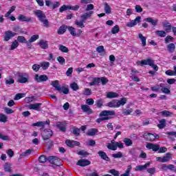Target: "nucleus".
Returning a JSON list of instances; mask_svg holds the SVG:
<instances>
[{"label": "nucleus", "mask_w": 176, "mask_h": 176, "mask_svg": "<svg viewBox=\"0 0 176 176\" xmlns=\"http://www.w3.org/2000/svg\"><path fill=\"white\" fill-rule=\"evenodd\" d=\"M34 14L37 17L40 23H42L43 26L45 28H49L50 27V23H49V20L46 19V14L43 11L41 10H37L34 11Z\"/></svg>", "instance_id": "nucleus-1"}, {"label": "nucleus", "mask_w": 176, "mask_h": 176, "mask_svg": "<svg viewBox=\"0 0 176 176\" xmlns=\"http://www.w3.org/2000/svg\"><path fill=\"white\" fill-rule=\"evenodd\" d=\"M116 115V113L115 112V111L104 110L100 113L99 116L100 118H102L104 121L112 119V117L111 116H115Z\"/></svg>", "instance_id": "nucleus-2"}, {"label": "nucleus", "mask_w": 176, "mask_h": 176, "mask_svg": "<svg viewBox=\"0 0 176 176\" xmlns=\"http://www.w3.org/2000/svg\"><path fill=\"white\" fill-rule=\"evenodd\" d=\"M171 156H173V155L170 153H168L162 157H157L156 160L161 163H167V162H170V160H171Z\"/></svg>", "instance_id": "nucleus-3"}, {"label": "nucleus", "mask_w": 176, "mask_h": 176, "mask_svg": "<svg viewBox=\"0 0 176 176\" xmlns=\"http://www.w3.org/2000/svg\"><path fill=\"white\" fill-rule=\"evenodd\" d=\"M16 35H17V33L16 32H13L10 30L6 31L3 35V41L8 42V41H10V39H12L13 37L16 36Z\"/></svg>", "instance_id": "nucleus-4"}, {"label": "nucleus", "mask_w": 176, "mask_h": 176, "mask_svg": "<svg viewBox=\"0 0 176 176\" xmlns=\"http://www.w3.org/2000/svg\"><path fill=\"white\" fill-rule=\"evenodd\" d=\"M53 135V131L51 129H45L42 133V138L44 141H47Z\"/></svg>", "instance_id": "nucleus-5"}, {"label": "nucleus", "mask_w": 176, "mask_h": 176, "mask_svg": "<svg viewBox=\"0 0 176 176\" xmlns=\"http://www.w3.org/2000/svg\"><path fill=\"white\" fill-rule=\"evenodd\" d=\"M28 79H30L28 74L25 73H21L19 74V83H27V82H28Z\"/></svg>", "instance_id": "nucleus-6"}, {"label": "nucleus", "mask_w": 176, "mask_h": 176, "mask_svg": "<svg viewBox=\"0 0 176 176\" xmlns=\"http://www.w3.org/2000/svg\"><path fill=\"white\" fill-rule=\"evenodd\" d=\"M49 77L43 74V75H38L36 74L34 76V80L37 82L38 83H41L42 82H46V80H48Z\"/></svg>", "instance_id": "nucleus-7"}, {"label": "nucleus", "mask_w": 176, "mask_h": 176, "mask_svg": "<svg viewBox=\"0 0 176 176\" xmlns=\"http://www.w3.org/2000/svg\"><path fill=\"white\" fill-rule=\"evenodd\" d=\"M56 127L62 133H65L67 131V123L63 122H58L56 123Z\"/></svg>", "instance_id": "nucleus-8"}, {"label": "nucleus", "mask_w": 176, "mask_h": 176, "mask_svg": "<svg viewBox=\"0 0 176 176\" xmlns=\"http://www.w3.org/2000/svg\"><path fill=\"white\" fill-rule=\"evenodd\" d=\"M141 21V16H137L134 20L131 21L126 23V27L132 28L137 25Z\"/></svg>", "instance_id": "nucleus-9"}, {"label": "nucleus", "mask_w": 176, "mask_h": 176, "mask_svg": "<svg viewBox=\"0 0 176 176\" xmlns=\"http://www.w3.org/2000/svg\"><path fill=\"white\" fill-rule=\"evenodd\" d=\"M41 107H42V103H35L28 105L29 109H34V111H38V112H41V111H42Z\"/></svg>", "instance_id": "nucleus-10"}, {"label": "nucleus", "mask_w": 176, "mask_h": 176, "mask_svg": "<svg viewBox=\"0 0 176 176\" xmlns=\"http://www.w3.org/2000/svg\"><path fill=\"white\" fill-rule=\"evenodd\" d=\"M146 148H147V149H152L153 152H157V151L160 149V146H159V144L148 143L146 145Z\"/></svg>", "instance_id": "nucleus-11"}, {"label": "nucleus", "mask_w": 176, "mask_h": 176, "mask_svg": "<svg viewBox=\"0 0 176 176\" xmlns=\"http://www.w3.org/2000/svg\"><path fill=\"white\" fill-rule=\"evenodd\" d=\"M91 162L87 160L81 159L78 161L77 166H80V167H86V166H90Z\"/></svg>", "instance_id": "nucleus-12"}, {"label": "nucleus", "mask_w": 176, "mask_h": 176, "mask_svg": "<svg viewBox=\"0 0 176 176\" xmlns=\"http://www.w3.org/2000/svg\"><path fill=\"white\" fill-rule=\"evenodd\" d=\"M81 109L82 112H85L87 115H91V113H93V110L90 109V107L87 104H82Z\"/></svg>", "instance_id": "nucleus-13"}, {"label": "nucleus", "mask_w": 176, "mask_h": 176, "mask_svg": "<svg viewBox=\"0 0 176 176\" xmlns=\"http://www.w3.org/2000/svg\"><path fill=\"white\" fill-rule=\"evenodd\" d=\"M144 138L146 139V141H149L152 142V141H155L156 140V135L148 133H144Z\"/></svg>", "instance_id": "nucleus-14"}, {"label": "nucleus", "mask_w": 176, "mask_h": 176, "mask_svg": "<svg viewBox=\"0 0 176 176\" xmlns=\"http://www.w3.org/2000/svg\"><path fill=\"white\" fill-rule=\"evenodd\" d=\"M162 25H163L164 28H165V31L166 33L171 32V30L173 28V26H171V23H170L167 21H164L162 23Z\"/></svg>", "instance_id": "nucleus-15"}, {"label": "nucleus", "mask_w": 176, "mask_h": 176, "mask_svg": "<svg viewBox=\"0 0 176 176\" xmlns=\"http://www.w3.org/2000/svg\"><path fill=\"white\" fill-rule=\"evenodd\" d=\"M153 63V60L151 58H147V59L142 60L141 61H138V64L140 65H149L151 67Z\"/></svg>", "instance_id": "nucleus-16"}, {"label": "nucleus", "mask_w": 176, "mask_h": 176, "mask_svg": "<svg viewBox=\"0 0 176 176\" xmlns=\"http://www.w3.org/2000/svg\"><path fill=\"white\" fill-rule=\"evenodd\" d=\"M98 155H99L100 157H101L103 160H106V162H111V159L108 155H107V153L102 151H99L98 152Z\"/></svg>", "instance_id": "nucleus-17"}, {"label": "nucleus", "mask_w": 176, "mask_h": 176, "mask_svg": "<svg viewBox=\"0 0 176 176\" xmlns=\"http://www.w3.org/2000/svg\"><path fill=\"white\" fill-rule=\"evenodd\" d=\"M94 12L89 11V12H85L82 15H81V19L83 21H86L89 17L93 16Z\"/></svg>", "instance_id": "nucleus-18"}, {"label": "nucleus", "mask_w": 176, "mask_h": 176, "mask_svg": "<svg viewBox=\"0 0 176 176\" xmlns=\"http://www.w3.org/2000/svg\"><path fill=\"white\" fill-rule=\"evenodd\" d=\"M51 86H53L57 91H61V85H60L58 80L52 81Z\"/></svg>", "instance_id": "nucleus-19"}, {"label": "nucleus", "mask_w": 176, "mask_h": 176, "mask_svg": "<svg viewBox=\"0 0 176 176\" xmlns=\"http://www.w3.org/2000/svg\"><path fill=\"white\" fill-rule=\"evenodd\" d=\"M18 19L19 21H26V23H30V21H32V19L30 17H27L25 15L19 14Z\"/></svg>", "instance_id": "nucleus-20"}, {"label": "nucleus", "mask_w": 176, "mask_h": 176, "mask_svg": "<svg viewBox=\"0 0 176 176\" xmlns=\"http://www.w3.org/2000/svg\"><path fill=\"white\" fill-rule=\"evenodd\" d=\"M144 21H146L147 23H151V24L155 27V26L157 25V23H158L159 20L153 19L151 17H148V18H146L144 19Z\"/></svg>", "instance_id": "nucleus-21"}, {"label": "nucleus", "mask_w": 176, "mask_h": 176, "mask_svg": "<svg viewBox=\"0 0 176 176\" xmlns=\"http://www.w3.org/2000/svg\"><path fill=\"white\" fill-rule=\"evenodd\" d=\"M107 107H109V108H118V100H113L111 102H109L107 104Z\"/></svg>", "instance_id": "nucleus-22"}, {"label": "nucleus", "mask_w": 176, "mask_h": 176, "mask_svg": "<svg viewBox=\"0 0 176 176\" xmlns=\"http://www.w3.org/2000/svg\"><path fill=\"white\" fill-rule=\"evenodd\" d=\"M125 104H127V98H122L120 100H117V105L118 108L123 107Z\"/></svg>", "instance_id": "nucleus-23"}, {"label": "nucleus", "mask_w": 176, "mask_h": 176, "mask_svg": "<svg viewBox=\"0 0 176 176\" xmlns=\"http://www.w3.org/2000/svg\"><path fill=\"white\" fill-rule=\"evenodd\" d=\"M39 46L41 47V49H49V44L47 43V41L41 40L38 43Z\"/></svg>", "instance_id": "nucleus-24"}, {"label": "nucleus", "mask_w": 176, "mask_h": 176, "mask_svg": "<svg viewBox=\"0 0 176 176\" xmlns=\"http://www.w3.org/2000/svg\"><path fill=\"white\" fill-rule=\"evenodd\" d=\"M49 122L46 121L45 122H37L36 123L32 124V126L33 127H43L45 124H49Z\"/></svg>", "instance_id": "nucleus-25"}, {"label": "nucleus", "mask_w": 176, "mask_h": 176, "mask_svg": "<svg viewBox=\"0 0 176 176\" xmlns=\"http://www.w3.org/2000/svg\"><path fill=\"white\" fill-rule=\"evenodd\" d=\"M107 98H118V97H119V94L116 92L110 91L107 92Z\"/></svg>", "instance_id": "nucleus-26"}, {"label": "nucleus", "mask_w": 176, "mask_h": 176, "mask_svg": "<svg viewBox=\"0 0 176 176\" xmlns=\"http://www.w3.org/2000/svg\"><path fill=\"white\" fill-rule=\"evenodd\" d=\"M155 35H157L160 38H164L167 35V33L166 30H157L155 31Z\"/></svg>", "instance_id": "nucleus-27"}, {"label": "nucleus", "mask_w": 176, "mask_h": 176, "mask_svg": "<svg viewBox=\"0 0 176 176\" xmlns=\"http://www.w3.org/2000/svg\"><path fill=\"white\" fill-rule=\"evenodd\" d=\"M104 10L106 14H111L112 13V8H111V6L107 3H104Z\"/></svg>", "instance_id": "nucleus-28"}, {"label": "nucleus", "mask_w": 176, "mask_h": 176, "mask_svg": "<svg viewBox=\"0 0 176 176\" xmlns=\"http://www.w3.org/2000/svg\"><path fill=\"white\" fill-rule=\"evenodd\" d=\"M67 28H68V27L65 25H63L62 26H60L58 30V35H63V34H64L65 31H67Z\"/></svg>", "instance_id": "nucleus-29"}, {"label": "nucleus", "mask_w": 176, "mask_h": 176, "mask_svg": "<svg viewBox=\"0 0 176 176\" xmlns=\"http://www.w3.org/2000/svg\"><path fill=\"white\" fill-rule=\"evenodd\" d=\"M3 168L6 173H10L12 171V164L6 162L3 165Z\"/></svg>", "instance_id": "nucleus-30"}, {"label": "nucleus", "mask_w": 176, "mask_h": 176, "mask_svg": "<svg viewBox=\"0 0 176 176\" xmlns=\"http://www.w3.org/2000/svg\"><path fill=\"white\" fill-rule=\"evenodd\" d=\"M96 52L100 54V56L105 55V49H104V46L100 45L96 48Z\"/></svg>", "instance_id": "nucleus-31"}, {"label": "nucleus", "mask_w": 176, "mask_h": 176, "mask_svg": "<svg viewBox=\"0 0 176 176\" xmlns=\"http://www.w3.org/2000/svg\"><path fill=\"white\" fill-rule=\"evenodd\" d=\"M98 133V129H91L87 132V135L93 136L96 135Z\"/></svg>", "instance_id": "nucleus-32"}, {"label": "nucleus", "mask_w": 176, "mask_h": 176, "mask_svg": "<svg viewBox=\"0 0 176 176\" xmlns=\"http://www.w3.org/2000/svg\"><path fill=\"white\" fill-rule=\"evenodd\" d=\"M98 83H101V78H95L94 80L89 83V86H96L98 85Z\"/></svg>", "instance_id": "nucleus-33"}, {"label": "nucleus", "mask_w": 176, "mask_h": 176, "mask_svg": "<svg viewBox=\"0 0 176 176\" xmlns=\"http://www.w3.org/2000/svg\"><path fill=\"white\" fill-rule=\"evenodd\" d=\"M139 38L141 40L142 45L144 47L146 46V37L144 36L142 34H139Z\"/></svg>", "instance_id": "nucleus-34"}, {"label": "nucleus", "mask_w": 176, "mask_h": 176, "mask_svg": "<svg viewBox=\"0 0 176 176\" xmlns=\"http://www.w3.org/2000/svg\"><path fill=\"white\" fill-rule=\"evenodd\" d=\"M95 104L98 108H102L104 105V99H98L96 100Z\"/></svg>", "instance_id": "nucleus-35"}, {"label": "nucleus", "mask_w": 176, "mask_h": 176, "mask_svg": "<svg viewBox=\"0 0 176 176\" xmlns=\"http://www.w3.org/2000/svg\"><path fill=\"white\" fill-rule=\"evenodd\" d=\"M167 49L169 53H174L175 50V45L174 43H170L167 45Z\"/></svg>", "instance_id": "nucleus-36"}, {"label": "nucleus", "mask_w": 176, "mask_h": 176, "mask_svg": "<svg viewBox=\"0 0 176 176\" xmlns=\"http://www.w3.org/2000/svg\"><path fill=\"white\" fill-rule=\"evenodd\" d=\"M0 122L1 123H6V122H8V116L2 113H0Z\"/></svg>", "instance_id": "nucleus-37"}, {"label": "nucleus", "mask_w": 176, "mask_h": 176, "mask_svg": "<svg viewBox=\"0 0 176 176\" xmlns=\"http://www.w3.org/2000/svg\"><path fill=\"white\" fill-rule=\"evenodd\" d=\"M123 142L125 144L126 146H131V145H133V141L129 138H124Z\"/></svg>", "instance_id": "nucleus-38"}, {"label": "nucleus", "mask_w": 176, "mask_h": 176, "mask_svg": "<svg viewBox=\"0 0 176 176\" xmlns=\"http://www.w3.org/2000/svg\"><path fill=\"white\" fill-rule=\"evenodd\" d=\"M85 21H83L82 19L81 21H76V25H77L78 27H79L80 28H85Z\"/></svg>", "instance_id": "nucleus-39"}, {"label": "nucleus", "mask_w": 176, "mask_h": 176, "mask_svg": "<svg viewBox=\"0 0 176 176\" xmlns=\"http://www.w3.org/2000/svg\"><path fill=\"white\" fill-rule=\"evenodd\" d=\"M31 153H32V150L28 149L25 152H23L22 153H21L20 156L25 157L27 156H30V155H31Z\"/></svg>", "instance_id": "nucleus-40"}, {"label": "nucleus", "mask_w": 176, "mask_h": 176, "mask_svg": "<svg viewBox=\"0 0 176 176\" xmlns=\"http://www.w3.org/2000/svg\"><path fill=\"white\" fill-rule=\"evenodd\" d=\"M67 30L70 32L71 35H72V36H76V30L74 27L69 26L67 28Z\"/></svg>", "instance_id": "nucleus-41"}, {"label": "nucleus", "mask_w": 176, "mask_h": 176, "mask_svg": "<svg viewBox=\"0 0 176 176\" xmlns=\"http://www.w3.org/2000/svg\"><path fill=\"white\" fill-rule=\"evenodd\" d=\"M157 127H159L161 129H164V127H166V120L162 119V120H160V124H157Z\"/></svg>", "instance_id": "nucleus-42"}, {"label": "nucleus", "mask_w": 176, "mask_h": 176, "mask_svg": "<svg viewBox=\"0 0 176 176\" xmlns=\"http://www.w3.org/2000/svg\"><path fill=\"white\" fill-rule=\"evenodd\" d=\"M16 47H19V41H17V40H14L11 45L10 50H14Z\"/></svg>", "instance_id": "nucleus-43"}, {"label": "nucleus", "mask_w": 176, "mask_h": 176, "mask_svg": "<svg viewBox=\"0 0 176 176\" xmlns=\"http://www.w3.org/2000/svg\"><path fill=\"white\" fill-rule=\"evenodd\" d=\"M131 168H132L131 165H129L125 173L124 174H122L120 176H129L130 173H131Z\"/></svg>", "instance_id": "nucleus-44"}, {"label": "nucleus", "mask_w": 176, "mask_h": 176, "mask_svg": "<svg viewBox=\"0 0 176 176\" xmlns=\"http://www.w3.org/2000/svg\"><path fill=\"white\" fill-rule=\"evenodd\" d=\"M40 67L43 68V69L45 70L47 69L48 67H50V63L49 62H43L41 63Z\"/></svg>", "instance_id": "nucleus-45"}, {"label": "nucleus", "mask_w": 176, "mask_h": 176, "mask_svg": "<svg viewBox=\"0 0 176 176\" xmlns=\"http://www.w3.org/2000/svg\"><path fill=\"white\" fill-rule=\"evenodd\" d=\"M57 61H58L59 64H60V65H64V64H65V58H64V57L63 56H58L56 58Z\"/></svg>", "instance_id": "nucleus-46"}, {"label": "nucleus", "mask_w": 176, "mask_h": 176, "mask_svg": "<svg viewBox=\"0 0 176 176\" xmlns=\"http://www.w3.org/2000/svg\"><path fill=\"white\" fill-rule=\"evenodd\" d=\"M161 114L162 115V116H166V118L173 115V112H170L167 110L162 111Z\"/></svg>", "instance_id": "nucleus-47"}, {"label": "nucleus", "mask_w": 176, "mask_h": 176, "mask_svg": "<svg viewBox=\"0 0 176 176\" xmlns=\"http://www.w3.org/2000/svg\"><path fill=\"white\" fill-rule=\"evenodd\" d=\"M23 97H25V94H17L15 95V97L14 98V100L15 101H17L21 98H23Z\"/></svg>", "instance_id": "nucleus-48"}, {"label": "nucleus", "mask_w": 176, "mask_h": 176, "mask_svg": "<svg viewBox=\"0 0 176 176\" xmlns=\"http://www.w3.org/2000/svg\"><path fill=\"white\" fill-rule=\"evenodd\" d=\"M146 171L148 173V174H150L151 176H152L153 174H155V173H156V168H147Z\"/></svg>", "instance_id": "nucleus-49"}, {"label": "nucleus", "mask_w": 176, "mask_h": 176, "mask_svg": "<svg viewBox=\"0 0 176 176\" xmlns=\"http://www.w3.org/2000/svg\"><path fill=\"white\" fill-rule=\"evenodd\" d=\"M71 89L74 90V91H76V90H79V86L76 82H73L70 85Z\"/></svg>", "instance_id": "nucleus-50"}, {"label": "nucleus", "mask_w": 176, "mask_h": 176, "mask_svg": "<svg viewBox=\"0 0 176 176\" xmlns=\"http://www.w3.org/2000/svg\"><path fill=\"white\" fill-rule=\"evenodd\" d=\"M59 50H60V52H63V53H68V52H69L68 47L61 45H59Z\"/></svg>", "instance_id": "nucleus-51"}, {"label": "nucleus", "mask_w": 176, "mask_h": 176, "mask_svg": "<svg viewBox=\"0 0 176 176\" xmlns=\"http://www.w3.org/2000/svg\"><path fill=\"white\" fill-rule=\"evenodd\" d=\"M82 94L84 96H91V89L85 88L82 91Z\"/></svg>", "instance_id": "nucleus-52"}, {"label": "nucleus", "mask_w": 176, "mask_h": 176, "mask_svg": "<svg viewBox=\"0 0 176 176\" xmlns=\"http://www.w3.org/2000/svg\"><path fill=\"white\" fill-rule=\"evenodd\" d=\"M133 112V109H122V114L124 115L125 116H128V115H130Z\"/></svg>", "instance_id": "nucleus-53"}, {"label": "nucleus", "mask_w": 176, "mask_h": 176, "mask_svg": "<svg viewBox=\"0 0 176 176\" xmlns=\"http://www.w3.org/2000/svg\"><path fill=\"white\" fill-rule=\"evenodd\" d=\"M119 31H120V29L119 28V25H116L112 28L111 33L113 34H118Z\"/></svg>", "instance_id": "nucleus-54"}, {"label": "nucleus", "mask_w": 176, "mask_h": 176, "mask_svg": "<svg viewBox=\"0 0 176 176\" xmlns=\"http://www.w3.org/2000/svg\"><path fill=\"white\" fill-rule=\"evenodd\" d=\"M17 41L18 42H19V43H25V42L27 41V39H25V37L23 36H19L17 37Z\"/></svg>", "instance_id": "nucleus-55"}, {"label": "nucleus", "mask_w": 176, "mask_h": 176, "mask_svg": "<svg viewBox=\"0 0 176 176\" xmlns=\"http://www.w3.org/2000/svg\"><path fill=\"white\" fill-rule=\"evenodd\" d=\"M112 157H114V159H120V157H123V153L122 152H118L117 153L113 154Z\"/></svg>", "instance_id": "nucleus-56"}, {"label": "nucleus", "mask_w": 176, "mask_h": 176, "mask_svg": "<svg viewBox=\"0 0 176 176\" xmlns=\"http://www.w3.org/2000/svg\"><path fill=\"white\" fill-rule=\"evenodd\" d=\"M78 155L82 156L83 157H86L87 156H89V153L84 150H81L78 153Z\"/></svg>", "instance_id": "nucleus-57"}, {"label": "nucleus", "mask_w": 176, "mask_h": 176, "mask_svg": "<svg viewBox=\"0 0 176 176\" xmlns=\"http://www.w3.org/2000/svg\"><path fill=\"white\" fill-rule=\"evenodd\" d=\"M69 10V6L63 5L59 8L60 13H63V12H65V10Z\"/></svg>", "instance_id": "nucleus-58"}, {"label": "nucleus", "mask_w": 176, "mask_h": 176, "mask_svg": "<svg viewBox=\"0 0 176 176\" xmlns=\"http://www.w3.org/2000/svg\"><path fill=\"white\" fill-rule=\"evenodd\" d=\"M144 170H146L144 165H138L135 168V171H144Z\"/></svg>", "instance_id": "nucleus-59"}, {"label": "nucleus", "mask_w": 176, "mask_h": 176, "mask_svg": "<svg viewBox=\"0 0 176 176\" xmlns=\"http://www.w3.org/2000/svg\"><path fill=\"white\" fill-rule=\"evenodd\" d=\"M37 39H39V35L34 34L31 36V38L29 39V41L32 43L33 42H35V41H36Z\"/></svg>", "instance_id": "nucleus-60"}, {"label": "nucleus", "mask_w": 176, "mask_h": 176, "mask_svg": "<svg viewBox=\"0 0 176 176\" xmlns=\"http://www.w3.org/2000/svg\"><path fill=\"white\" fill-rule=\"evenodd\" d=\"M47 160V158L45 155H41L38 157V162L39 163H46V161Z\"/></svg>", "instance_id": "nucleus-61"}, {"label": "nucleus", "mask_w": 176, "mask_h": 176, "mask_svg": "<svg viewBox=\"0 0 176 176\" xmlns=\"http://www.w3.org/2000/svg\"><path fill=\"white\" fill-rule=\"evenodd\" d=\"M73 134L74 135H76V137H78L80 135V129H79V128H75L74 130H73Z\"/></svg>", "instance_id": "nucleus-62"}, {"label": "nucleus", "mask_w": 176, "mask_h": 176, "mask_svg": "<svg viewBox=\"0 0 176 176\" xmlns=\"http://www.w3.org/2000/svg\"><path fill=\"white\" fill-rule=\"evenodd\" d=\"M109 173L110 174H112V175H114V176H119V171L115 170V169H111L109 170Z\"/></svg>", "instance_id": "nucleus-63"}, {"label": "nucleus", "mask_w": 176, "mask_h": 176, "mask_svg": "<svg viewBox=\"0 0 176 176\" xmlns=\"http://www.w3.org/2000/svg\"><path fill=\"white\" fill-rule=\"evenodd\" d=\"M14 83V79L13 78L6 79V84L13 85Z\"/></svg>", "instance_id": "nucleus-64"}]
</instances>
